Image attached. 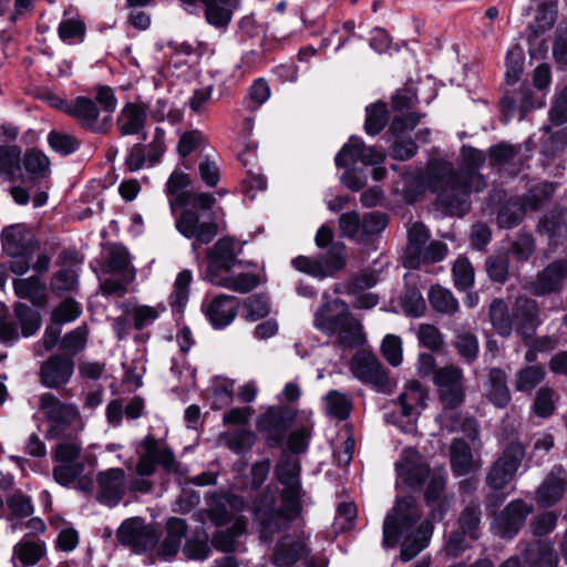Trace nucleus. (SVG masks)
<instances>
[{"label":"nucleus","mask_w":567,"mask_h":567,"mask_svg":"<svg viewBox=\"0 0 567 567\" xmlns=\"http://www.w3.org/2000/svg\"><path fill=\"white\" fill-rule=\"evenodd\" d=\"M463 158L465 165L458 169L449 161L431 158L419 175L422 185L436 195L441 208L458 217L470 209V194L486 186L483 175L477 172L485 162L484 153L473 147L464 148Z\"/></svg>","instance_id":"obj_1"},{"label":"nucleus","mask_w":567,"mask_h":567,"mask_svg":"<svg viewBox=\"0 0 567 567\" xmlns=\"http://www.w3.org/2000/svg\"><path fill=\"white\" fill-rule=\"evenodd\" d=\"M420 519V507L412 497L398 499L384 518L383 546L393 548L400 543V558L404 563L412 560L429 545L432 526L429 523L416 526Z\"/></svg>","instance_id":"obj_2"},{"label":"nucleus","mask_w":567,"mask_h":567,"mask_svg":"<svg viewBox=\"0 0 567 567\" xmlns=\"http://www.w3.org/2000/svg\"><path fill=\"white\" fill-rule=\"evenodd\" d=\"M315 327L328 336L338 333V342L348 349L365 343L362 324L353 318L346 302L334 299L326 303L315 316Z\"/></svg>","instance_id":"obj_3"},{"label":"nucleus","mask_w":567,"mask_h":567,"mask_svg":"<svg viewBox=\"0 0 567 567\" xmlns=\"http://www.w3.org/2000/svg\"><path fill=\"white\" fill-rule=\"evenodd\" d=\"M216 199L212 194L193 196L188 207L176 219L177 230L186 238H195L199 244L210 243L218 233L213 206Z\"/></svg>","instance_id":"obj_4"},{"label":"nucleus","mask_w":567,"mask_h":567,"mask_svg":"<svg viewBox=\"0 0 567 567\" xmlns=\"http://www.w3.org/2000/svg\"><path fill=\"white\" fill-rule=\"evenodd\" d=\"M38 402V409L47 423L48 439H68L74 430L82 429V416L75 403L63 402L52 392L41 393Z\"/></svg>","instance_id":"obj_5"},{"label":"nucleus","mask_w":567,"mask_h":567,"mask_svg":"<svg viewBox=\"0 0 567 567\" xmlns=\"http://www.w3.org/2000/svg\"><path fill=\"white\" fill-rule=\"evenodd\" d=\"M433 381L444 404V411L440 415L441 425L449 432H454L460 419L454 410L463 403L465 396L463 371L454 365L440 368L434 371Z\"/></svg>","instance_id":"obj_6"},{"label":"nucleus","mask_w":567,"mask_h":567,"mask_svg":"<svg viewBox=\"0 0 567 567\" xmlns=\"http://www.w3.org/2000/svg\"><path fill=\"white\" fill-rule=\"evenodd\" d=\"M104 271L111 277L101 284L104 296L123 297L127 292L128 285L134 281L136 270L131 264V256L126 247L113 245L109 249Z\"/></svg>","instance_id":"obj_7"},{"label":"nucleus","mask_w":567,"mask_h":567,"mask_svg":"<svg viewBox=\"0 0 567 567\" xmlns=\"http://www.w3.org/2000/svg\"><path fill=\"white\" fill-rule=\"evenodd\" d=\"M3 251L11 258L8 268L22 276L31 268L34 243L31 234L21 225L7 227L1 234Z\"/></svg>","instance_id":"obj_8"},{"label":"nucleus","mask_w":567,"mask_h":567,"mask_svg":"<svg viewBox=\"0 0 567 567\" xmlns=\"http://www.w3.org/2000/svg\"><path fill=\"white\" fill-rule=\"evenodd\" d=\"M241 252L243 244L236 238L230 236L219 238L206 254L205 279L212 284L226 272H230L234 267L246 266V261L238 259Z\"/></svg>","instance_id":"obj_9"},{"label":"nucleus","mask_w":567,"mask_h":567,"mask_svg":"<svg viewBox=\"0 0 567 567\" xmlns=\"http://www.w3.org/2000/svg\"><path fill=\"white\" fill-rule=\"evenodd\" d=\"M525 449L519 442H511L486 474V484L495 492L503 491L518 471Z\"/></svg>","instance_id":"obj_10"},{"label":"nucleus","mask_w":567,"mask_h":567,"mask_svg":"<svg viewBox=\"0 0 567 567\" xmlns=\"http://www.w3.org/2000/svg\"><path fill=\"white\" fill-rule=\"evenodd\" d=\"M143 453L138 457L136 472L140 476H151L155 473L156 465H161L166 472H177L178 463L173 451L152 435H147L142 442Z\"/></svg>","instance_id":"obj_11"},{"label":"nucleus","mask_w":567,"mask_h":567,"mask_svg":"<svg viewBox=\"0 0 567 567\" xmlns=\"http://www.w3.org/2000/svg\"><path fill=\"white\" fill-rule=\"evenodd\" d=\"M295 419V414L285 406H270L259 415L256 422L257 430L265 435L269 447L284 444L287 432Z\"/></svg>","instance_id":"obj_12"},{"label":"nucleus","mask_w":567,"mask_h":567,"mask_svg":"<svg viewBox=\"0 0 567 567\" xmlns=\"http://www.w3.org/2000/svg\"><path fill=\"white\" fill-rule=\"evenodd\" d=\"M70 116L76 124L93 134L106 135L112 128V116L101 115V110L94 100L87 96H76L72 100Z\"/></svg>","instance_id":"obj_13"},{"label":"nucleus","mask_w":567,"mask_h":567,"mask_svg":"<svg viewBox=\"0 0 567 567\" xmlns=\"http://www.w3.org/2000/svg\"><path fill=\"white\" fill-rule=\"evenodd\" d=\"M116 538L122 545L133 548L136 553L152 549L157 542L155 530L141 517L125 519L116 532Z\"/></svg>","instance_id":"obj_14"},{"label":"nucleus","mask_w":567,"mask_h":567,"mask_svg":"<svg viewBox=\"0 0 567 567\" xmlns=\"http://www.w3.org/2000/svg\"><path fill=\"white\" fill-rule=\"evenodd\" d=\"M96 499L107 507L117 506L127 491L126 474L123 468L112 467L96 474Z\"/></svg>","instance_id":"obj_15"},{"label":"nucleus","mask_w":567,"mask_h":567,"mask_svg":"<svg viewBox=\"0 0 567 567\" xmlns=\"http://www.w3.org/2000/svg\"><path fill=\"white\" fill-rule=\"evenodd\" d=\"M350 370L357 379L379 391H385L389 386V377L385 370L371 352H357L350 361Z\"/></svg>","instance_id":"obj_16"},{"label":"nucleus","mask_w":567,"mask_h":567,"mask_svg":"<svg viewBox=\"0 0 567 567\" xmlns=\"http://www.w3.org/2000/svg\"><path fill=\"white\" fill-rule=\"evenodd\" d=\"M385 154L373 147L367 146L362 138L351 136L341 150L337 153L334 163L337 167H348L350 163H362L364 165H381Z\"/></svg>","instance_id":"obj_17"},{"label":"nucleus","mask_w":567,"mask_h":567,"mask_svg":"<svg viewBox=\"0 0 567 567\" xmlns=\"http://www.w3.org/2000/svg\"><path fill=\"white\" fill-rule=\"evenodd\" d=\"M74 373V361L62 354H52L40 365L39 381L48 389L66 385Z\"/></svg>","instance_id":"obj_18"},{"label":"nucleus","mask_w":567,"mask_h":567,"mask_svg":"<svg viewBox=\"0 0 567 567\" xmlns=\"http://www.w3.org/2000/svg\"><path fill=\"white\" fill-rule=\"evenodd\" d=\"M567 279V259L549 262L529 284V291L538 297L559 292Z\"/></svg>","instance_id":"obj_19"},{"label":"nucleus","mask_w":567,"mask_h":567,"mask_svg":"<svg viewBox=\"0 0 567 567\" xmlns=\"http://www.w3.org/2000/svg\"><path fill=\"white\" fill-rule=\"evenodd\" d=\"M532 512L533 506L525 501H512L495 519L496 534L503 538L514 537Z\"/></svg>","instance_id":"obj_20"},{"label":"nucleus","mask_w":567,"mask_h":567,"mask_svg":"<svg viewBox=\"0 0 567 567\" xmlns=\"http://www.w3.org/2000/svg\"><path fill=\"white\" fill-rule=\"evenodd\" d=\"M148 118V106L143 102H127L116 116V128L120 136L141 135L144 133Z\"/></svg>","instance_id":"obj_21"},{"label":"nucleus","mask_w":567,"mask_h":567,"mask_svg":"<svg viewBox=\"0 0 567 567\" xmlns=\"http://www.w3.org/2000/svg\"><path fill=\"white\" fill-rule=\"evenodd\" d=\"M274 506V498H271L267 505L264 499H259L255 505L256 518L259 520L260 526V539L264 542L272 540L277 533L287 529L292 523V519H288Z\"/></svg>","instance_id":"obj_22"},{"label":"nucleus","mask_w":567,"mask_h":567,"mask_svg":"<svg viewBox=\"0 0 567 567\" xmlns=\"http://www.w3.org/2000/svg\"><path fill=\"white\" fill-rule=\"evenodd\" d=\"M555 188L551 184H543L534 187L526 194L523 206L516 213H509L508 207H503L498 213V223L502 227L511 228L516 225L525 209L537 210L544 202L548 200L554 194Z\"/></svg>","instance_id":"obj_23"},{"label":"nucleus","mask_w":567,"mask_h":567,"mask_svg":"<svg viewBox=\"0 0 567 567\" xmlns=\"http://www.w3.org/2000/svg\"><path fill=\"white\" fill-rule=\"evenodd\" d=\"M567 488V473L560 465L554 466L536 489V502L547 508L559 502Z\"/></svg>","instance_id":"obj_24"},{"label":"nucleus","mask_w":567,"mask_h":567,"mask_svg":"<svg viewBox=\"0 0 567 567\" xmlns=\"http://www.w3.org/2000/svg\"><path fill=\"white\" fill-rule=\"evenodd\" d=\"M395 470L410 486L421 485L429 476L430 468L421 460L420 453L414 449H404L400 460L395 462Z\"/></svg>","instance_id":"obj_25"},{"label":"nucleus","mask_w":567,"mask_h":567,"mask_svg":"<svg viewBox=\"0 0 567 567\" xmlns=\"http://www.w3.org/2000/svg\"><path fill=\"white\" fill-rule=\"evenodd\" d=\"M307 554V545L300 536L286 534L274 548L271 564L277 567H291Z\"/></svg>","instance_id":"obj_26"},{"label":"nucleus","mask_w":567,"mask_h":567,"mask_svg":"<svg viewBox=\"0 0 567 567\" xmlns=\"http://www.w3.org/2000/svg\"><path fill=\"white\" fill-rule=\"evenodd\" d=\"M239 300L235 296L218 295L206 306L205 313L215 328H225L237 316Z\"/></svg>","instance_id":"obj_27"},{"label":"nucleus","mask_w":567,"mask_h":567,"mask_svg":"<svg viewBox=\"0 0 567 567\" xmlns=\"http://www.w3.org/2000/svg\"><path fill=\"white\" fill-rule=\"evenodd\" d=\"M501 106L502 116L504 117V122L507 123L516 113H518L519 120H523L528 112L540 107L542 102H537L533 99V92L529 87H522L511 95L507 94L503 96Z\"/></svg>","instance_id":"obj_28"},{"label":"nucleus","mask_w":567,"mask_h":567,"mask_svg":"<svg viewBox=\"0 0 567 567\" xmlns=\"http://www.w3.org/2000/svg\"><path fill=\"white\" fill-rule=\"evenodd\" d=\"M516 330L524 338H530L540 324V311L535 300L526 297L516 299L514 307Z\"/></svg>","instance_id":"obj_29"},{"label":"nucleus","mask_w":567,"mask_h":567,"mask_svg":"<svg viewBox=\"0 0 567 567\" xmlns=\"http://www.w3.org/2000/svg\"><path fill=\"white\" fill-rule=\"evenodd\" d=\"M485 396L495 408L505 409L512 401V394L507 384V373L501 368L488 370L485 382Z\"/></svg>","instance_id":"obj_30"},{"label":"nucleus","mask_w":567,"mask_h":567,"mask_svg":"<svg viewBox=\"0 0 567 567\" xmlns=\"http://www.w3.org/2000/svg\"><path fill=\"white\" fill-rule=\"evenodd\" d=\"M246 264V266L240 267L243 271H240L238 275H234L231 271L226 272L214 282H212V285L239 293H248L252 291L260 285V275L254 270H249L250 267H256L254 264Z\"/></svg>","instance_id":"obj_31"},{"label":"nucleus","mask_w":567,"mask_h":567,"mask_svg":"<svg viewBox=\"0 0 567 567\" xmlns=\"http://www.w3.org/2000/svg\"><path fill=\"white\" fill-rule=\"evenodd\" d=\"M427 392L419 381H409L398 398L401 414L405 417H417L426 405Z\"/></svg>","instance_id":"obj_32"},{"label":"nucleus","mask_w":567,"mask_h":567,"mask_svg":"<svg viewBox=\"0 0 567 567\" xmlns=\"http://www.w3.org/2000/svg\"><path fill=\"white\" fill-rule=\"evenodd\" d=\"M188 185L189 177L183 172L174 171L168 177L165 192L168 196V203L173 214H175L177 207H188L193 196L204 194L187 192L186 188Z\"/></svg>","instance_id":"obj_33"},{"label":"nucleus","mask_w":567,"mask_h":567,"mask_svg":"<svg viewBox=\"0 0 567 567\" xmlns=\"http://www.w3.org/2000/svg\"><path fill=\"white\" fill-rule=\"evenodd\" d=\"M45 554V544L30 536L22 537L13 547L14 567H30L38 564Z\"/></svg>","instance_id":"obj_34"},{"label":"nucleus","mask_w":567,"mask_h":567,"mask_svg":"<svg viewBox=\"0 0 567 567\" xmlns=\"http://www.w3.org/2000/svg\"><path fill=\"white\" fill-rule=\"evenodd\" d=\"M16 295L21 299H28L37 307H43L48 302L47 287L38 275L13 280Z\"/></svg>","instance_id":"obj_35"},{"label":"nucleus","mask_w":567,"mask_h":567,"mask_svg":"<svg viewBox=\"0 0 567 567\" xmlns=\"http://www.w3.org/2000/svg\"><path fill=\"white\" fill-rule=\"evenodd\" d=\"M430 235L426 227L421 223H414L408 229V247L404 266L417 268L421 265V252Z\"/></svg>","instance_id":"obj_36"},{"label":"nucleus","mask_w":567,"mask_h":567,"mask_svg":"<svg viewBox=\"0 0 567 567\" xmlns=\"http://www.w3.org/2000/svg\"><path fill=\"white\" fill-rule=\"evenodd\" d=\"M238 0H209L205 6V19L208 24L217 29H226L231 21L233 10Z\"/></svg>","instance_id":"obj_37"},{"label":"nucleus","mask_w":567,"mask_h":567,"mask_svg":"<svg viewBox=\"0 0 567 567\" xmlns=\"http://www.w3.org/2000/svg\"><path fill=\"white\" fill-rule=\"evenodd\" d=\"M123 308L132 320L133 328L138 331L152 326L166 311V307L162 303L156 306L136 305L132 307L123 305Z\"/></svg>","instance_id":"obj_38"},{"label":"nucleus","mask_w":567,"mask_h":567,"mask_svg":"<svg viewBox=\"0 0 567 567\" xmlns=\"http://www.w3.org/2000/svg\"><path fill=\"white\" fill-rule=\"evenodd\" d=\"M346 246L342 243L331 245L326 254L318 255V265L321 269V278L332 277L342 270L347 264Z\"/></svg>","instance_id":"obj_39"},{"label":"nucleus","mask_w":567,"mask_h":567,"mask_svg":"<svg viewBox=\"0 0 567 567\" xmlns=\"http://www.w3.org/2000/svg\"><path fill=\"white\" fill-rule=\"evenodd\" d=\"M488 317L494 330L501 337H508L513 331V319L507 303L503 299H494L488 309Z\"/></svg>","instance_id":"obj_40"},{"label":"nucleus","mask_w":567,"mask_h":567,"mask_svg":"<svg viewBox=\"0 0 567 567\" xmlns=\"http://www.w3.org/2000/svg\"><path fill=\"white\" fill-rule=\"evenodd\" d=\"M300 472L301 466L299 461L286 453L281 455L275 467L276 478L279 483L285 485V487L301 486Z\"/></svg>","instance_id":"obj_41"},{"label":"nucleus","mask_w":567,"mask_h":567,"mask_svg":"<svg viewBox=\"0 0 567 567\" xmlns=\"http://www.w3.org/2000/svg\"><path fill=\"white\" fill-rule=\"evenodd\" d=\"M473 454L470 445L455 439L451 444V466L455 475L464 476L472 470Z\"/></svg>","instance_id":"obj_42"},{"label":"nucleus","mask_w":567,"mask_h":567,"mask_svg":"<svg viewBox=\"0 0 567 567\" xmlns=\"http://www.w3.org/2000/svg\"><path fill=\"white\" fill-rule=\"evenodd\" d=\"M546 377L544 365L533 364L519 369L515 375L514 386L517 392L530 393Z\"/></svg>","instance_id":"obj_43"},{"label":"nucleus","mask_w":567,"mask_h":567,"mask_svg":"<svg viewBox=\"0 0 567 567\" xmlns=\"http://www.w3.org/2000/svg\"><path fill=\"white\" fill-rule=\"evenodd\" d=\"M89 339V329L86 324H81L65 333L60 341L62 355L73 359L76 354L85 350Z\"/></svg>","instance_id":"obj_44"},{"label":"nucleus","mask_w":567,"mask_h":567,"mask_svg":"<svg viewBox=\"0 0 567 567\" xmlns=\"http://www.w3.org/2000/svg\"><path fill=\"white\" fill-rule=\"evenodd\" d=\"M81 443L76 441H64L59 443L53 451V460L56 463H72L76 461H86L87 466L94 467L96 460L91 455H82Z\"/></svg>","instance_id":"obj_45"},{"label":"nucleus","mask_w":567,"mask_h":567,"mask_svg":"<svg viewBox=\"0 0 567 567\" xmlns=\"http://www.w3.org/2000/svg\"><path fill=\"white\" fill-rule=\"evenodd\" d=\"M21 173V151L18 146H0V176L14 181Z\"/></svg>","instance_id":"obj_46"},{"label":"nucleus","mask_w":567,"mask_h":567,"mask_svg":"<svg viewBox=\"0 0 567 567\" xmlns=\"http://www.w3.org/2000/svg\"><path fill=\"white\" fill-rule=\"evenodd\" d=\"M324 409L330 417L343 421L350 415L352 402L347 394L331 390L324 396Z\"/></svg>","instance_id":"obj_47"},{"label":"nucleus","mask_w":567,"mask_h":567,"mask_svg":"<svg viewBox=\"0 0 567 567\" xmlns=\"http://www.w3.org/2000/svg\"><path fill=\"white\" fill-rule=\"evenodd\" d=\"M167 535L162 544L165 554L175 555L187 533V524L184 519L172 517L166 524Z\"/></svg>","instance_id":"obj_48"},{"label":"nucleus","mask_w":567,"mask_h":567,"mask_svg":"<svg viewBox=\"0 0 567 567\" xmlns=\"http://www.w3.org/2000/svg\"><path fill=\"white\" fill-rule=\"evenodd\" d=\"M365 112L364 131L368 135L375 136L388 124V106L384 102H377L367 106Z\"/></svg>","instance_id":"obj_49"},{"label":"nucleus","mask_w":567,"mask_h":567,"mask_svg":"<svg viewBox=\"0 0 567 567\" xmlns=\"http://www.w3.org/2000/svg\"><path fill=\"white\" fill-rule=\"evenodd\" d=\"M221 437L226 446L237 455H245L250 452L256 441L255 433L247 429H238L224 434Z\"/></svg>","instance_id":"obj_50"},{"label":"nucleus","mask_w":567,"mask_h":567,"mask_svg":"<svg viewBox=\"0 0 567 567\" xmlns=\"http://www.w3.org/2000/svg\"><path fill=\"white\" fill-rule=\"evenodd\" d=\"M86 465V461L58 463L52 471L53 478L58 484L69 487L82 476Z\"/></svg>","instance_id":"obj_51"},{"label":"nucleus","mask_w":567,"mask_h":567,"mask_svg":"<svg viewBox=\"0 0 567 567\" xmlns=\"http://www.w3.org/2000/svg\"><path fill=\"white\" fill-rule=\"evenodd\" d=\"M454 286L457 290L466 291L474 285L475 270L466 257H458L452 266Z\"/></svg>","instance_id":"obj_52"},{"label":"nucleus","mask_w":567,"mask_h":567,"mask_svg":"<svg viewBox=\"0 0 567 567\" xmlns=\"http://www.w3.org/2000/svg\"><path fill=\"white\" fill-rule=\"evenodd\" d=\"M78 274L70 268L60 269L53 274L50 280V289L53 295L61 297L78 289Z\"/></svg>","instance_id":"obj_53"},{"label":"nucleus","mask_w":567,"mask_h":567,"mask_svg":"<svg viewBox=\"0 0 567 567\" xmlns=\"http://www.w3.org/2000/svg\"><path fill=\"white\" fill-rule=\"evenodd\" d=\"M482 511L478 503H470L461 513L460 529L472 539L478 538Z\"/></svg>","instance_id":"obj_54"},{"label":"nucleus","mask_w":567,"mask_h":567,"mask_svg":"<svg viewBox=\"0 0 567 567\" xmlns=\"http://www.w3.org/2000/svg\"><path fill=\"white\" fill-rule=\"evenodd\" d=\"M301 486L285 487L281 492V504L278 511L288 519L295 520L301 512Z\"/></svg>","instance_id":"obj_55"},{"label":"nucleus","mask_w":567,"mask_h":567,"mask_svg":"<svg viewBox=\"0 0 567 567\" xmlns=\"http://www.w3.org/2000/svg\"><path fill=\"white\" fill-rule=\"evenodd\" d=\"M6 505L9 511V519L29 517L34 511L31 497L23 494L21 491H14L10 496H8Z\"/></svg>","instance_id":"obj_56"},{"label":"nucleus","mask_w":567,"mask_h":567,"mask_svg":"<svg viewBox=\"0 0 567 567\" xmlns=\"http://www.w3.org/2000/svg\"><path fill=\"white\" fill-rule=\"evenodd\" d=\"M431 306L442 313H454L458 309V302L453 293L441 286H434L429 291Z\"/></svg>","instance_id":"obj_57"},{"label":"nucleus","mask_w":567,"mask_h":567,"mask_svg":"<svg viewBox=\"0 0 567 567\" xmlns=\"http://www.w3.org/2000/svg\"><path fill=\"white\" fill-rule=\"evenodd\" d=\"M14 313L20 323L23 337L33 336L41 326V316L39 311L24 303L14 306Z\"/></svg>","instance_id":"obj_58"},{"label":"nucleus","mask_w":567,"mask_h":567,"mask_svg":"<svg viewBox=\"0 0 567 567\" xmlns=\"http://www.w3.org/2000/svg\"><path fill=\"white\" fill-rule=\"evenodd\" d=\"M82 313V306L73 298H65L52 311L51 321L62 326L75 321Z\"/></svg>","instance_id":"obj_59"},{"label":"nucleus","mask_w":567,"mask_h":567,"mask_svg":"<svg viewBox=\"0 0 567 567\" xmlns=\"http://www.w3.org/2000/svg\"><path fill=\"white\" fill-rule=\"evenodd\" d=\"M558 398V394L551 388L542 386L534 399L533 412L539 417H549L555 412V403Z\"/></svg>","instance_id":"obj_60"},{"label":"nucleus","mask_w":567,"mask_h":567,"mask_svg":"<svg viewBox=\"0 0 567 567\" xmlns=\"http://www.w3.org/2000/svg\"><path fill=\"white\" fill-rule=\"evenodd\" d=\"M193 280L192 271L188 269L182 270L174 282V290L169 297L172 307L182 310L188 301L189 285Z\"/></svg>","instance_id":"obj_61"},{"label":"nucleus","mask_w":567,"mask_h":567,"mask_svg":"<svg viewBox=\"0 0 567 567\" xmlns=\"http://www.w3.org/2000/svg\"><path fill=\"white\" fill-rule=\"evenodd\" d=\"M48 143L54 152L62 156L73 154L81 145V141L76 136L58 131H51L48 134Z\"/></svg>","instance_id":"obj_62"},{"label":"nucleus","mask_w":567,"mask_h":567,"mask_svg":"<svg viewBox=\"0 0 567 567\" xmlns=\"http://www.w3.org/2000/svg\"><path fill=\"white\" fill-rule=\"evenodd\" d=\"M23 165L33 177H45L50 172V159L39 150L28 151L23 158Z\"/></svg>","instance_id":"obj_63"},{"label":"nucleus","mask_w":567,"mask_h":567,"mask_svg":"<svg viewBox=\"0 0 567 567\" xmlns=\"http://www.w3.org/2000/svg\"><path fill=\"white\" fill-rule=\"evenodd\" d=\"M85 30L86 28L82 20L71 18L60 22L58 33L63 42L74 44L83 41Z\"/></svg>","instance_id":"obj_64"}]
</instances>
